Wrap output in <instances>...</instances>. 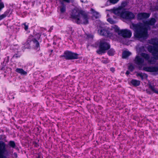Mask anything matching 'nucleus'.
Masks as SVG:
<instances>
[{
  "instance_id": "c756f323",
  "label": "nucleus",
  "mask_w": 158,
  "mask_h": 158,
  "mask_svg": "<svg viewBox=\"0 0 158 158\" xmlns=\"http://www.w3.org/2000/svg\"><path fill=\"white\" fill-rule=\"evenodd\" d=\"M129 69L131 71H132L133 69V68L132 66L131 65L129 67Z\"/></svg>"
},
{
  "instance_id": "dca6fc26",
  "label": "nucleus",
  "mask_w": 158,
  "mask_h": 158,
  "mask_svg": "<svg viewBox=\"0 0 158 158\" xmlns=\"http://www.w3.org/2000/svg\"><path fill=\"white\" fill-rule=\"evenodd\" d=\"M8 145L10 148H15L16 146L15 143L13 141H10L8 143Z\"/></svg>"
},
{
  "instance_id": "aec40b11",
  "label": "nucleus",
  "mask_w": 158,
  "mask_h": 158,
  "mask_svg": "<svg viewBox=\"0 0 158 158\" xmlns=\"http://www.w3.org/2000/svg\"><path fill=\"white\" fill-rule=\"evenodd\" d=\"M93 15L95 18H97L99 17V14L98 13L96 12H93Z\"/></svg>"
},
{
  "instance_id": "412c9836",
  "label": "nucleus",
  "mask_w": 158,
  "mask_h": 158,
  "mask_svg": "<svg viewBox=\"0 0 158 158\" xmlns=\"http://www.w3.org/2000/svg\"><path fill=\"white\" fill-rule=\"evenodd\" d=\"M107 21L111 24H114L115 23V22L113 20L111 19L110 18L107 19Z\"/></svg>"
},
{
  "instance_id": "2eb2a0df",
  "label": "nucleus",
  "mask_w": 158,
  "mask_h": 158,
  "mask_svg": "<svg viewBox=\"0 0 158 158\" xmlns=\"http://www.w3.org/2000/svg\"><path fill=\"white\" fill-rule=\"evenodd\" d=\"M131 83L133 85L137 86L140 84V81L138 80H132L131 81Z\"/></svg>"
},
{
  "instance_id": "f03ea898",
  "label": "nucleus",
  "mask_w": 158,
  "mask_h": 158,
  "mask_svg": "<svg viewBox=\"0 0 158 158\" xmlns=\"http://www.w3.org/2000/svg\"><path fill=\"white\" fill-rule=\"evenodd\" d=\"M155 22V19H152L149 21H146L143 24H132L130 26V27L134 31L135 37L142 40L146 39L147 37V30L149 29V26L153 25Z\"/></svg>"
},
{
  "instance_id": "9d476101",
  "label": "nucleus",
  "mask_w": 158,
  "mask_h": 158,
  "mask_svg": "<svg viewBox=\"0 0 158 158\" xmlns=\"http://www.w3.org/2000/svg\"><path fill=\"white\" fill-rule=\"evenodd\" d=\"M63 56L67 59H76L77 58L78 55L71 52L66 51L64 54Z\"/></svg>"
},
{
  "instance_id": "5701e85b",
  "label": "nucleus",
  "mask_w": 158,
  "mask_h": 158,
  "mask_svg": "<svg viewBox=\"0 0 158 158\" xmlns=\"http://www.w3.org/2000/svg\"><path fill=\"white\" fill-rule=\"evenodd\" d=\"M127 5V3L126 2H123L121 4V5L119 7L123 9V8L126 5Z\"/></svg>"
},
{
  "instance_id": "393cba45",
  "label": "nucleus",
  "mask_w": 158,
  "mask_h": 158,
  "mask_svg": "<svg viewBox=\"0 0 158 158\" xmlns=\"http://www.w3.org/2000/svg\"><path fill=\"white\" fill-rule=\"evenodd\" d=\"M4 7V5L3 3L0 2V10Z\"/></svg>"
},
{
  "instance_id": "9b49d317",
  "label": "nucleus",
  "mask_w": 158,
  "mask_h": 158,
  "mask_svg": "<svg viewBox=\"0 0 158 158\" xmlns=\"http://www.w3.org/2000/svg\"><path fill=\"white\" fill-rule=\"evenodd\" d=\"M150 15V14L146 13H142L138 14L137 18L139 19H142L148 18Z\"/></svg>"
},
{
  "instance_id": "f8f14e48",
  "label": "nucleus",
  "mask_w": 158,
  "mask_h": 158,
  "mask_svg": "<svg viewBox=\"0 0 158 158\" xmlns=\"http://www.w3.org/2000/svg\"><path fill=\"white\" fill-rule=\"evenodd\" d=\"M137 77H139L142 80L146 79L148 77L147 75L144 73H137L136 74Z\"/></svg>"
},
{
  "instance_id": "7ed1b4c3",
  "label": "nucleus",
  "mask_w": 158,
  "mask_h": 158,
  "mask_svg": "<svg viewBox=\"0 0 158 158\" xmlns=\"http://www.w3.org/2000/svg\"><path fill=\"white\" fill-rule=\"evenodd\" d=\"M71 15L77 24H86L88 23L87 15L83 11L75 9L73 10Z\"/></svg>"
},
{
  "instance_id": "cd10ccee",
  "label": "nucleus",
  "mask_w": 158,
  "mask_h": 158,
  "mask_svg": "<svg viewBox=\"0 0 158 158\" xmlns=\"http://www.w3.org/2000/svg\"><path fill=\"white\" fill-rule=\"evenodd\" d=\"M102 62L104 63H107L108 62V61L106 59H104L102 61Z\"/></svg>"
},
{
  "instance_id": "a878e982",
  "label": "nucleus",
  "mask_w": 158,
  "mask_h": 158,
  "mask_svg": "<svg viewBox=\"0 0 158 158\" xmlns=\"http://www.w3.org/2000/svg\"><path fill=\"white\" fill-rule=\"evenodd\" d=\"M23 25L24 26V29L26 31H27L28 29V25H26V24L25 23L23 24Z\"/></svg>"
},
{
  "instance_id": "4be33fe9",
  "label": "nucleus",
  "mask_w": 158,
  "mask_h": 158,
  "mask_svg": "<svg viewBox=\"0 0 158 158\" xmlns=\"http://www.w3.org/2000/svg\"><path fill=\"white\" fill-rule=\"evenodd\" d=\"M110 2L113 4H114L117 3L119 0H109Z\"/></svg>"
},
{
  "instance_id": "a211bd4d",
  "label": "nucleus",
  "mask_w": 158,
  "mask_h": 158,
  "mask_svg": "<svg viewBox=\"0 0 158 158\" xmlns=\"http://www.w3.org/2000/svg\"><path fill=\"white\" fill-rule=\"evenodd\" d=\"M115 53V51L113 49H111L108 52V54L110 56L113 55Z\"/></svg>"
},
{
  "instance_id": "7c9ffc66",
  "label": "nucleus",
  "mask_w": 158,
  "mask_h": 158,
  "mask_svg": "<svg viewBox=\"0 0 158 158\" xmlns=\"http://www.w3.org/2000/svg\"><path fill=\"white\" fill-rule=\"evenodd\" d=\"M110 70L111 71L113 72H114V69L113 68H111L110 69Z\"/></svg>"
},
{
  "instance_id": "1a4fd4ad",
  "label": "nucleus",
  "mask_w": 158,
  "mask_h": 158,
  "mask_svg": "<svg viewBox=\"0 0 158 158\" xmlns=\"http://www.w3.org/2000/svg\"><path fill=\"white\" fill-rule=\"evenodd\" d=\"M31 46L34 49L37 51H39L40 50V47L39 43L35 40H33L30 43L28 42L25 45V48H29Z\"/></svg>"
},
{
  "instance_id": "f3484780",
  "label": "nucleus",
  "mask_w": 158,
  "mask_h": 158,
  "mask_svg": "<svg viewBox=\"0 0 158 158\" xmlns=\"http://www.w3.org/2000/svg\"><path fill=\"white\" fill-rule=\"evenodd\" d=\"M150 88L154 93L158 94V89L155 88L154 87L152 86L151 85H150L149 86Z\"/></svg>"
},
{
  "instance_id": "423d86ee",
  "label": "nucleus",
  "mask_w": 158,
  "mask_h": 158,
  "mask_svg": "<svg viewBox=\"0 0 158 158\" xmlns=\"http://www.w3.org/2000/svg\"><path fill=\"white\" fill-rule=\"evenodd\" d=\"M114 31L118 33V35H121L124 37L130 38L132 35L131 31L129 30L124 29L120 30L119 28L116 26H114L113 29Z\"/></svg>"
},
{
  "instance_id": "f257e3e1",
  "label": "nucleus",
  "mask_w": 158,
  "mask_h": 158,
  "mask_svg": "<svg viewBox=\"0 0 158 158\" xmlns=\"http://www.w3.org/2000/svg\"><path fill=\"white\" fill-rule=\"evenodd\" d=\"M149 43L153 44V47L149 46L148 47V50L149 52L152 54L153 57H150L148 54L142 52L143 51V47L140 48L139 46H137L136 49L138 54L135 58V61L138 65H142L144 62V59L140 57L139 55H140L147 60L148 62L151 64H154L157 60L158 59V40L152 39L150 41Z\"/></svg>"
},
{
  "instance_id": "6e6552de",
  "label": "nucleus",
  "mask_w": 158,
  "mask_h": 158,
  "mask_svg": "<svg viewBox=\"0 0 158 158\" xmlns=\"http://www.w3.org/2000/svg\"><path fill=\"white\" fill-rule=\"evenodd\" d=\"M7 145L3 141H0V158H7L8 151L7 148Z\"/></svg>"
},
{
  "instance_id": "b1692460",
  "label": "nucleus",
  "mask_w": 158,
  "mask_h": 158,
  "mask_svg": "<svg viewBox=\"0 0 158 158\" xmlns=\"http://www.w3.org/2000/svg\"><path fill=\"white\" fill-rule=\"evenodd\" d=\"M6 16L5 14H3L0 15V20L5 18Z\"/></svg>"
},
{
  "instance_id": "ddd939ff",
  "label": "nucleus",
  "mask_w": 158,
  "mask_h": 158,
  "mask_svg": "<svg viewBox=\"0 0 158 158\" xmlns=\"http://www.w3.org/2000/svg\"><path fill=\"white\" fill-rule=\"evenodd\" d=\"M15 71L21 75H26L27 74V72L22 69L17 68L16 69Z\"/></svg>"
},
{
  "instance_id": "c85d7f7f",
  "label": "nucleus",
  "mask_w": 158,
  "mask_h": 158,
  "mask_svg": "<svg viewBox=\"0 0 158 158\" xmlns=\"http://www.w3.org/2000/svg\"><path fill=\"white\" fill-rule=\"evenodd\" d=\"M87 37L89 38H93V35L90 34L88 35H87Z\"/></svg>"
},
{
  "instance_id": "bb28decb",
  "label": "nucleus",
  "mask_w": 158,
  "mask_h": 158,
  "mask_svg": "<svg viewBox=\"0 0 158 158\" xmlns=\"http://www.w3.org/2000/svg\"><path fill=\"white\" fill-rule=\"evenodd\" d=\"M18 157L17 154L15 152L13 155H12V157L13 158H17Z\"/></svg>"
},
{
  "instance_id": "20e7f679",
  "label": "nucleus",
  "mask_w": 158,
  "mask_h": 158,
  "mask_svg": "<svg viewBox=\"0 0 158 158\" xmlns=\"http://www.w3.org/2000/svg\"><path fill=\"white\" fill-rule=\"evenodd\" d=\"M113 13L121 18L126 19L130 20L135 17V15L131 12L126 11L119 7L113 10Z\"/></svg>"
},
{
  "instance_id": "0eeeda50",
  "label": "nucleus",
  "mask_w": 158,
  "mask_h": 158,
  "mask_svg": "<svg viewBox=\"0 0 158 158\" xmlns=\"http://www.w3.org/2000/svg\"><path fill=\"white\" fill-rule=\"evenodd\" d=\"M99 47V49L97 52L99 54H102L110 48V46L104 40H102L100 41Z\"/></svg>"
},
{
  "instance_id": "4468645a",
  "label": "nucleus",
  "mask_w": 158,
  "mask_h": 158,
  "mask_svg": "<svg viewBox=\"0 0 158 158\" xmlns=\"http://www.w3.org/2000/svg\"><path fill=\"white\" fill-rule=\"evenodd\" d=\"M131 53L129 51H124L123 53V57L124 58H126L128 56L131 55Z\"/></svg>"
},
{
  "instance_id": "39448f33",
  "label": "nucleus",
  "mask_w": 158,
  "mask_h": 158,
  "mask_svg": "<svg viewBox=\"0 0 158 158\" xmlns=\"http://www.w3.org/2000/svg\"><path fill=\"white\" fill-rule=\"evenodd\" d=\"M114 26L112 27V29L109 32L108 31H106L104 28H103L102 27L100 26L98 27V33L102 35H105L109 37L110 38L112 39L116 38V36L114 34L112 33L113 31H114L112 30Z\"/></svg>"
},
{
  "instance_id": "2f4dec72",
  "label": "nucleus",
  "mask_w": 158,
  "mask_h": 158,
  "mask_svg": "<svg viewBox=\"0 0 158 158\" xmlns=\"http://www.w3.org/2000/svg\"><path fill=\"white\" fill-rule=\"evenodd\" d=\"M129 73L128 71H127L126 73V74H127V75H128L129 74Z\"/></svg>"
},
{
  "instance_id": "6ab92c4d",
  "label": "nucleus",
  "mask_w": 158,
  "mask_h": 158,
  "mask_svg": "<svg viewBox=\"0 0 158 158\" xmlns=\"http://www.w3.org/2000/svg\"><path fill=\"white\" fill-rule=\"evenodd\" d=\"M66 10L65 6L63 5H62L60 7V10L61 13H64Z\"/></svg>"
}]
</instances>
